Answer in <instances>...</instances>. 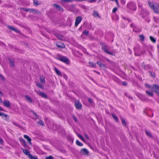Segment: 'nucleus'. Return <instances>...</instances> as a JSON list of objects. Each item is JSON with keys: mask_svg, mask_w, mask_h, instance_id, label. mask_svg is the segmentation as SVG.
Wrapping results in <instances>:
<instances>
[{"mask_svg": "<svg viewBox=\"0 0 159 159\" xmlns=\"http://www.w3.org/2000/svg\"><path fill=\"white\" fill-rule=\"evenodd\" d=\"M148 3L150 8L156 13H159V5L155 2H148Z\"/></svg>", "mask_w": 159, "mask_h": 159, "instance_id": "f257e3e1", "label": "nucleus"}, {"mask_svg": "<svg viewBox=\"0 0 159 159\" xmlns=\"http://www.w3.org/2000/svg\"><path fill=\"white\" fill-rule=\"evenodd\" d=\"M150 90L154 92L159 96V92L158 91H159V85L156 84H153L150 88Z\"/></svg>", "mask_w": 159, "mask_h": 159, "instance_id": "f03ea898", "label": "nucleus"}, {"mask_svg": "<svg viewBox=\"0 0 159 159\" xmlns=\"http://www.w3.org/2000/svg\"><path fill=\"white\" fill-rule=\"evenodd\" d=\"M21 10H24L26 12H33L34 13H39V11L37 10L34 9L21 8Z\"/></svg>", "mask_w": 159, "mask_h": 159, "instance_id": "7ed1b4c3", "label": "nucleus"}, {"mask_svg": "<svg viewBox=\"0 0 159 159\" xmlns=\"http://www.w3.org/2000/svg\"><path fill=\"white\" fill-rule=\"evenodd\" d=\"M59 60L66 64H68L69 63L68 59L66 57H61L59 58Z\"/></svg>", "mask_w": 159, "mask_h": 159, "instance_id": "20e7f679", "label": "nucleus"}, {"mask_svg": "<svg viewBox=\"0 0 159 159\" xmlns=\"http://www.w3.org/2000/svg\"><path fill=\"white\" fill-rule=\"evenodd\" d=\"M82 19V17L81 16L77 17L76 19L75 23V25L76 26H78V24L81 22Z\"/></svg>", "mask_w": 159, "mask_h": 159, "instance_id": "39448f33", "label": "nucleus"}, {"mask_svg": "<svg viewBox=\"0 0 159 159\" xmlns=\"http://www.w3.org/2000/svg\"><path fill=\"white\" fill-rule=\"evenodd\" d=\"M81 153L84 155H88L89 153L88 150L85 148L82 149L80 151Z\"/></svg>", "mask_w": 159, "mask_h": 159, "instance_id": "423d86ee", "label": "nucleus"}, {"mask_svg": "<svg viewBox=\"0 0 159 159\" xmlns=\"http://www.w3.org/2000/svg\"><path fill=\"white\" fill-rule=\"evenodd\" d=\"M75 106L76 108L81 109L82 108V105L79 101L76 100L75 102Z\"/></svg>", "mask_w": 159, "mask_h": 159, "instance_id": "0eeeda50", "label": "nucleus"}, {"mask_svg": "<svg viewBox=\"0 0 159 159\" xmlns=\"http://www.w3.org/2000/svg\"><path fill=\"white\" fill-rule=\"evenodd\" d=\"M102 48L106 53L111 55H113V53L112 52H109L107 49V46L106 45H104L102 46Z\"/></svg>", "mask_w": 159, "mask_h": 159, "instance_id": "6e6552de", "label": "nucleus"}, {"mask_svg": "<svg viewBox=\"0 0 159 159\" xmlns=\"http://www.w3.org/2000/svg\"><path fill=\"white\" fill-rule=\"evenodd\" d=\"M36 93L38 94L39 95L43 98H47V96L46 94L43 92L37 91H36Z\"/></svg>", "mask_w": 159, "mask_h": 159, "instance_id": "1a4fd4ad", "label": "nucleus"}, {"mask_svg": "<svg viewBox=\"0 0 159 159\" xmlns=\"http://www.w3.org/2000/svg\"><path fill=\"white\" fill-rule=\"evenodd\" d=\"M7 27L9 29L11 30H13L17 33H20V31L17 30V28H15L13 26H11L9 25H8L7 26Z\"/></svg>", "mask_w": 159, "mask_h": 159, "instance_id": "9d476101", "label": "nucleus"}, {"mask_svg": "<svg viewBox=\"0 0 159 159\" xmlns=\"http://www.w3.org/2000/svg\"><path fill=\"white\" fill-rule=\"evenodd\" d=\"M3 104L5 107H10V103L8 100H5L3 101Z\"/></svg>", "mask_w": 159, "mask_h": 159, "instance_id": "9b49d317", "label": "nucleus"}, {"mask_svg": "<svg viewBox=\"0 0 159 159\" xmlns=\"http://www.w3.org/2000/svg\"><path fill=\"white\" fill-rule=\"evenodd\" d=\"M53 6L56 8L59 11H63L64 10L59 5L54 4L53 5Z\"/></svg>", "mask_w": 159, "mask_h": 159, "instance_id": "f8f14e48", "label": "nucleus"}, {"mask_svg": "<svg viewBox=\"0 0 159 159\" xmlns=\"http://www.w3.org/2000/svg\"><path fill=\"white\" fill-rule=\"evenodd\" d=\"M56 45L59 48H63L65 47V45L63 43L60 42H57Z\"/></svg>", "mask_w": 159, "mask_h": 159, "instance_id": "ddd939ff", "label": "nucleus"}, {"mask_svg": "<svg viewBox=\"0 0 159 159\" xmlns=\"http://www.w3.org/2000/svg\"><path fill=\"white\" fill-rule=\"evenodd\" d=\"M19 140L20 143L25 147H26L27 146V144L25 140L22 138H19Z\"/></svg>", "mask_w": 159, "mask_h": 159, "instance_id": "4468645a", "label": "nucleus"}, {"mask_svg": "<svg viewBox=\"0 0 159 159\" xmlns=\"http://www.w3.org/2000/svg\"><path fill=\"white\" fill-rule=\"evenodd\" d=\"M21 149L23 150V151L24 153L26 155L28 156V157L29 156V155H30V152L26 149H23L22 148Z\"/></svg>", "mask_w": 159, "mask_h": 159, "instance_id": "2eb2a0df", "label": "nucleus"}, {"mask_svg": "<svg viewBox=\"0 0 159 159\" xmlns=\"http://www.w3.org/2000/svg\"><path fill=\"white\" fill-rule=\"evenodd\" d=\"M36 84L37 86L39 88H41L42 89H43L44 87H43V85L44 84H42V83H40L39 82H37L36 83Z\"/></svg>", "mask_w": 159, "mask_h": 159, "instance_id": "dca6fc26", "label": "nucleus"}, {"mask_svg": "<svg viewBox=\"0 0 159 159\" xmlns=\"http://www.w3.org/2000/svg\"><path fill=\"white\" fill-rule=\"evenodd\" d=\"M24 137L25 139H26L28 141L30 144L31 145V139L28 136L26 135H24Z\"/></svg>", "mask_w": 159, "mask_h": 159, "instance_id": "f3484780", "label": "nucleus"}, {"mask_svg": "<svg viewBox=\"0 0 159 159\" xmlns=\"http://www.w3.org/2000/svg\"><path fill=\"white\" fill-rule=\"evenodd\" d=\"M54 70L56 73L57 75L59 76H62V74L58 69L56 67H55L54 68Z\"/></svg>", "mask_w": 159, "mask_h": 159, "instance_id": "a211bd4d", "label": "nucleus"}, {"mask_svg": "<svg viewBox=\"0 0 159 159\" xmlns=\"http://www.w3.org/2000/svg\"><path fill=\"white\" fill-rule=\"evenodd\" d=\"M97 64L101 68H106V66L104 64L99 62L97 61Z\"/></svg>", "mask_w": 159, "mask_h": 159, "instance_id": "6ab92c4d", "label": "nucleus"}, {"mask_svg": "<svg viewBox=\"0 0 159 159\" xmlns=\"http://www.w3.org/2000/svg\"><path fill=\"white\" fill-rule=\"evenodd\" d=\"M40 80V82L41 83H42V84H45V77L42 76H41L39 78Z\"/></svg>", "mask_w": 159, "mask_h": 159, "instance_id": "aec40b11", "label": "nucleus"}, {"mask_svg": "<svg viewBox=\"0 0 159 159\" xmlns=\"http://www.w3.org/2000/svg\"><path fill=\"white\" fill-rule=\"evenodd\" d=\"M25 98L26 100L28 102H30V103L32 102V100L31 98L28 95H25Z\"/></svg>", "mask_w": 159, "mask_h": 159, "instance_id": "412c9836", "label": "nucleus"}, {"mask_svg": "<svg viewBox=\"0 0 159 159\" xmlns=\"http://www.w3.org/2000/svg\"><path fill=\"white\" fill-rule=\"evenodd\" d=\"M93 15L95 17L100 18V16L97 11H94Z\"/></svg>", "mask_w": 159, "mask_h": 159, "instance_id": "4be33fe9", "label": "nucleus"}, {"mask_svg": "<svg viewBox=\"0 0 159 159\" xmlns=\"http://www.w3.org/2000/svg\"><path fill=\"white\" fill-rule=\"evenodd\" d=\"M89 66L95 68L96 67V64L93 63L91 62H89Z\"/></svg>", "mask_w": 159, "mask_h": 159, "instance_id": "5701e85b", "label": "nucleus"}, {"mask_svg": "<svg viewBox=\"0 0 159 159\" xmlns=\"http://www.w3.org/2000/svg\"><path fill=\"white\" fill-rule=\"evenodd\" d=\"M146 93L148 96L151 97L153 96V93L152 92L147 90L146 91Z\"/></svg>", "mask_w": 159, "mask_h": 159, "instance_id": "b1692460", "label": "nucleus"}, {"mask_svg": "<svg viewBox=\"0 0 159 159\" xmlns=\"http://www.w3.org/2000/svg\"><path fill=\"white\" fill-rule=\"evenodd\" d=\"M78 136L83 142H85V140L84 137L82 136L80 134H77Z\"/></svg>", "mask_w": 159, "mask_h": 159, "instance_id": "393cba45", "label": "nucleus"}, {"mask_svg": "<svg viewBox=\"0 0 159 159\" xmlns=\"http://www.w3.org/2000/svg\"><path fill=\"white\" fill-rule=\"evenodd\" d=\"M30 159H38V158L36 156H34L32 155L31 154L29 155L28 157Z\"/></svg>", "mask_w": 159, "mask_h": 159, "instance_id": "a878e982", "label": "nucleus"}, {"mask_svg": "<svg viewBox=\"0 0 159 159\" xmlns=\"http://www.w3.org/2000/svg\"><path fill=\"white\" fill-rule=\"evenodd\" d=\"M76 144L80 146H82L83 145V144L78 140L76 141Z\"/></svg>", "mask_w": 159, "mask_h": 159, "instance_id": "bb28decb", "label": "nucleus"}, {"mask_svg": "<svg viewBox=\"0 0 159 159\" xmlns=\"http://www.w3.org/2000/svg\"><path fill=\"white\" fill-rule=\"evenodd\" d=\"M121 119L122 120V124L124 125L125 126L126 125V123L125 120L123 118H121Z\"/></svg>", "mask_w": 159, "mask_h": 159, "instance_id": "cd10ccee", "label": "nucleus"}, {"mask_svg": "<svg viewBox=\"0 0 159 159\" xmlns=\"http://www.w3.org/2000/svg\"><path fill=\"white\" fill-rule=\"evenodd\" d=\"M0 116L4 117H7V115L3 112H0Z\"/></svg>", "mask_w": 159, "mask_h": 159, "instance_id": "c85d7f7f", "label": "nucleus"}, {"mask_svg": "<svg viewBox=\"0 0 159 159\" xmlns=\"http://www.w3.org/2000/svg\"><path fill=\"white\" fill-rule=\"evenodd\" d=\"M146 134L149 137H151L152 135L151 133L148 130H146L145 131Z\"/></svg>", "mask_w": 159, "mask_h": 159, "instance_id": "c756f323", "label": "nucleus"}, {"mask_svg": "<svg viewBox=\"0 0 159 159\" xmlns=\"http://www.w3.org/2000/svg\"><path fill=\"white\" fill-rule=\"evenodd\" d=\"M149 38H150V39L151 40L153 43H155L156 40V39L154 38H153L152 36H150V37H149Z\"/></svg>", "mask_w": 159, "mask_h": 159, "instance_id": "7c9ffc66", "label": "nucleus"}, {"mask_svg": "<svg viewBox=\"0 0 159 159\" xmlns=\"http://www.w3.org/2000/svg\"><path fill=\"white\" fill-rule=\"evenodd\" d=\"M155 21L158 23H159V17H154Z\"/></svg>", "mask_w": 159, "mask_h": 159, "instance_id": "2f4dec72", "label": "nucleus"}, {"mask_svg": "<svg viewBox=\"0 0 159 159\" xmlns=\"http://www.w3.org/2000/svg\"><path fill=\"white\" fill-rule=\"evenodd\" d=\"M9 61L10 64V65L12 66H14V61H13L10 59H9Z\"/></svg>", "mask_w": 159, "mask_h": 159, "instance_id": "473e14b6", "label": "nucleus"}, {"mask_svg": "<svg viewBox=\"0 0 159 159\" xmlns=\"http://www.w3.org/2000/svg\"><path fill=\"white\" fill-rule=\"evenodd\" d=\"M34 5L37 6L39 4V2L37 0H34Z\"/></svg>", "mask_w": 159, "mask_h": 159, "instance_id": "72a5a7b5", "label": "nucleus"}, {"mask_svg": "<svg viewBox=\"0 0 159 159\" xmlns=\"http://www.w3.org/2000/svg\"><path fill=\"white\" fill-rule=\"evenodd\" d=\"M139 38L142 41H143L144 39V36L143 35H139Z\"/></svg>", "mask_w": 159, "mask_h": 159, "instance_id": "f704fd0d", "label": "nucleus"}, {"mask_svg": "<svg viewBox=\"0 0 159 159\" xmlns=\"http://www.w3.org/2000/svg\"><path fill=\"white\" fill-rule=\"evenodd\" d=\"M73 0H61V1L63 2H72Z\"/></svg>", "mask_w": 159, "mask_h": 159, "instance_id": "c9c22d12", "label": "nucleus"}, {"mask_svg": "<svg viewBox=\"0 0 159 159\" xmlns=\"http://www.w3.org/2000/svg\"><path fill=\"white\" fill-rule=\"evenodd\" d=\"M112 116L116 121H118V118H117V117L115 115L112 114Z\"/></svg>", "mask_w": 159, "mask_h": 159, "instance_id": "e433bc0d", "label": "nucleus"}, {"mask_svg": "<svg viewBox=\"0 0 159 159\" xmlns=\"http://www.w3.org/2000/svg\"><path fill=\"white\" fill-rule=\"evenodd\" d=\"M149 73H150V75L152 77H155V74L154 73L152 72H150Z\"/></svg>", "mask_w": 159, "mask_h": 159, "instance_id": "4c0bfd02", "label": "nucleus"}, {"mask_svg": "<svg viewBox=\"0 0 159 159\" xmlns=\"http://www.w3.org/2000/svg\"><path fill=\"white\" fill-rule=\"evenodd\" d=\"M38 123L39 124H40L42 125H44V123L41 120H39Z\"/></svg>", "mask_w": 159, "mask_h": 159, "instance_id": "58836bf2", "label": "nucleus"}, {"mask_svg": "<svg viewBox=\"0 0 159 159\" xmlns=\"http://www.w3.org/2000/svg\"><path fill=\"white\" fill-rule=\"evenodd\" d=\"M46 159H53V157L51 156H50L46 157Z\"/></svg>", "mask_w": 159, "mask_h": 159, "instance_id": "ea45409f", "label": "nucleus"}, {"mask_svg": "<svg viewBox=\"0 0 159 159\" xmlns=\"http://www.w3.org/2000/svg\"><path fill=\"white\" fill-rule=\"evenodd\" d=\"M139 98L142 100L144 101L145 100L144 99V96L143 95H142L141 97H139Z\"/></svg>", "mask_w": 159, "mask_h": 159, "instance_id": "a19ab883", "label": "nucleus"}, {"mask_svg": "<svg viewBox=\"0 0 159 159\" xmlns=\"http://www.w3.org/2000/svg\"><path fill=\"white\" fill-rule=\"evenodd\" d=\"M33 113L34 115L35 116L34 119H36L38 118V116L37 115V114L35 113L34 111H33Z\"/></svg>", "mask_w": 159, "mask_h": 159, "instance_id": "79ce46f5", "label": "nucleus"}, {"mask_svg": "<svg viewBox=\"0 0 159 159\" xmlns=\"http://www.w3.org/2000/svg\"><path fill=\"white\" fill-rule=\"evenodd\" d=\"M84 135L86 139H87L88 140H89V138L88 135L86 134H84Z\"/></svg>", "mask_w": 159, "mask_h": 159, "instance_id": "37998d69", "label": "nucleus"}, {"mask_svg": "<svg viewBox=\"0 0 159 159\" xmlns=\"http://www.w3.org/2000/svg\"><path fill=\"white\" fill-rule=\"evenodd\" d=\"M88 101L91 104H92L93 103L92 99L91 98H89L88 99Z\"/></svg>", "mask_w": 159, "mask_h": 159, "instance_id": "c03bdc74", "label": "nucleus"}, {"mask_svg": "<svg viewBox=\"0 0 159 159\" xmlns=\"http://www.w3.org/2000/svg\"><path fill=\"white\" fill-rule=\"evenodd\" d=\"M83 33L84 34H85V35H88V34H89V32H88V31L85 30V31H84L83 32Z\"/></svg>", "mask_w": 159, "mask_h": 159, "instance_id": "a18cd8bd", "label": "nucleus"}, {"mask_svg": "<svg viewBox=\"0 0 159 159\" xmlns=\"http://www.w3.org/2000/svg\"><path fill=\"white\" fill-rule=\"evenodd\" d=\"M146 87L148 88L150 90V89L152 87V86H151L148 84H146Z\"/></svg>", "mask_w": 159, "mask_h": 159, "instance_id": "49530a36", "label": "nucleus"}, {"mask_svg": "<svg viewBox=\"0 0 159 159\" xmlns=\"http://www.w3.org/2000/svg\"><path fill=\"white\" fill-rule=\"evenodd\" d=\"M117 8H116V7L114 8L112 10V12L113 13H115L117 11Z\"/></svg>", "mask_w": 159, "mask_h": 159, "instance_id": "de8ad7c7", "label": "nucleus"}, {"mask_svg": "<svg viewBox=\"0 0 159 159\" xmlns=\"http://www.w3.org/2000/svg\"><path fill=\"white\" fill-rule=\"evenodd\" d=\"M96 0H89L88 2L89 3H92L95 2Z\"/></svg>", "mask_w": 159, "mask_h": 159, "instance_id": "09e8293b", "label": "nucleus"}, {"mask_svg": "<svg viewBox=\"0 0 159 159\" xmlns=\"http://www.w3.org/2000/svg\"><path fill=\"white\" fill-rule=\"evenodd\" d=\"M3 143V139L0 137V143L2 144Z\"/></svg>", "mask_w": 159, "mask_h": 159, "instance_id": "8fccbe9b", "label": "nucleus"}, {"mask_svg": "<svg viewBox=\"0 0 159 159\" xmlns=\"http://www.w3.org/2000/svg\"><path fill=\"white\" fill-rule=\"evenodd\" d=\"M0 77L1 78V80H3V81H4L5 80V79L2 76V75H0Z\"/></svg>", "mask_w": 159, "mask_h": 159, "instance_id": "3c124183", "label": "nucleus"}, {"mask_svg": "<svg viewBox=\"0 0 159 159\" xmlns=\"http://www.w3.org/2000/svg\"><path fill=\"white\" fill-rule=\"evenodd\" d=\"M73 118L75 122L77 121V118H76V117L75 116H73Z\"/></svg>", "mask_w": 159, "mask_h": 159, "instance_id": "603ef678", "label": "nucleus"}, {"mask_svg": "<svg viewBox=\"0 0 159 159\" xmlns=\"http://www.w3.org/2000/svg\"><path fill=\"white\" fill-rule=\"evenodd\" d=\"M15 125H16V126H17L20 128L21 127L19 125H18V124L16 123H13Z\"/></svg>", "mask_w": 159, "mask_h": 159, "instance_id": "864d4df0", "label": "nucleus"}, {"mask_svg": "<svg viewBox=\"0 0 159 159\" xmlns=\"http://www.w3.org/2000/svg\"><path fill=\"white\" fill-rule=\"evenodd\" d=\"M76 2H81L84 1H86V0H74Z\"/></svg>", "mask_w": 159, "mask_h": 159, "instance_id": "5fc2aeb1", "label": "nucleus"}, {"mask_svg": "<svg viewBox=\"0 0 159 159\" xmlns=\"http://www.w3.org/2000/svg\"><path fill=\"white\" fill-rule=\"evenodd\" d=\"M116 2V4L118 5H119V3L118 2V0H114Z\"/></svg>", "mask_w": 159, "mask_h": 159, "instance_id": "6e6d98bb", "label": "nucleus"}, {"mask_svg": "<svg viewBox=\"0 0 159 159\" xmlns=\"http://www.w3.org/2000/svg\"><path fill=\"white\" fill-rule=\"evenodd\" d=\"M2 99L0 98V103H2Z\"/></svg>", "mask_w": 159, "mask_h": 159, "instance_id": "4d7b16f0", "label": "nucleus"}, {"mask_svg": "<svg viewBox=\"0 0 159 159\" xmlns=\"http://www.w3.org/2000/svg\"><path fill=\"white\" fill-rule=\"evenodd\" d=\"M62 38V37L61 36H60L59 37V38L61 39Z\"/></svg>", "mask_w": 159, "mask_h": 159, "instance_id": "13d9d810", "label": "nucleus"}, {"mask_svg": "<svg viewBox=\"0 0 159 159\" xmlns=\"http://www.w3.org/2000/svg\"><path fill=\"white\" fill-rule=\"evenodd\" d=\"M136 9V7L135 6H134V8L133 9L134 10H135Z\"/></svg>", "mask_w": 159, "mask_h": 159, "instance_id": "bf43d9fd", "label": "nucleus"}, {"mask_svg": "<svg viewBox=\"0 0 159 159\" xmlns=\"http://www.w3.org/2000/svg\"><path fill=\"white\" fill-rule=\"evenodd\" d=\"M123 84H124V85H126V84H127V83L125 82H124L123 83Z\"/></svg>", "mask_w": 159, "mask_h": 159, "instance_id": "052dcab7", "label": "nucleus"}, {"mask_svg": "<svg viewBox=\"0 0 159 159\" xmlns=\"http://www.w3.org/2000/svg\"><path fill=\"white\" fill-rule=\"evenodd\" d=\"M0 94L2 96H3L2 93L1 91H0Z\"/></svg>", "mask_w": 159, "mask_h": 159, "instance_id": "680f3d73", "label": "nucleus"}, {"mask_svg": "<svg viewBox=\"0 0 159 159\" xmlns=\"http://www.w3.org/2000/svg\"><path fill=\"white\" fill-rule=\"evenodd\" d=\"M130 26L131 27H133V24H131L130 25Z\"/></svg>", "mask_w": 159, "mask_h": 159, "instance_id": "e2e57ef3", "label": "nucleus"}, {"mask_svg": "<svg viewBox=\"0 0 159 159\" xmlns=\"http://www.w3.org/2000/svg\"><path fill=\"white\" fill-rule=\"evenodd\" d=\"M96 73H98V74H100V73H99V72H97V71H96Z\"/></svg>", "mask_w": 159, "mask_h": 159, "instance_id": "0e129e2a", "label": "nucleus"}, {"mask_svg": "<svg viewBox=\"0 0 159 159\" xmlns=\"http://www.w3.org/2000/svg\"><path fill=\"white\" fill-rule=\"evenodd\" d=\"M101 0H98V2H99Z\"/></svg>", "mask_w": 159, "mask_h": 159, "instance_id": "69168bd1", "label": "nucleus"}, {"mask_svg": "<svg viewBox=\"0 0 159 159\" xmlns=\"http://www.w3.org/2000/svg\"><path fill=\"white\" fill-rule=\"evenodd\" d=\"M2 108L0 107V111H1V110H2Z\"/></svg>", "mask_w": 159, "mask_h": 159, "instance_id": "338daca9", "label": "nucleus"}]
</instances>
